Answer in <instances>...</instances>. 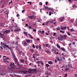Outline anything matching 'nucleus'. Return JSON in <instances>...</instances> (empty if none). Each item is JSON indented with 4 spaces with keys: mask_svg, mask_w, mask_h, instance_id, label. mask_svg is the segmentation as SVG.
<instances>
[{
    "mask_svg": "<svg viewBox=\"0 0 77 77\" xmlns=\"http://www.w3.org/2000/svg\"><path fill=\"white\" fill-rule=\"evenodd\" d=\"M39 4L40 5V6H42V2H40L39 3Z\"/></svg>",
    "mask_w": 77,
    "mask_h": 77,
    "instance_id": "51",
    "label": "nucleus"
},
{
    "mask_svg": "<svg viewBox=\"0 0 77 77\" xmlns=\"http://www.w3.org/2000/svg\"><path fill=\"white\" fill-rule=\"evenodd\" d=\"M63 19H64V17H62L59 18L58 20L60 22H62V21H63Z\"/></svg>",
    "mask_w": 77,
    "mask_h": 77,
    "instance_id": "10",
    "label": "nucleus"
},
{
    "mask_svg": "<svg viewBox=\"0 0 77 77\" xmlns=\"http://www.w3.org/2000/svg\"><path fill=\"white\" fill-rule=\"evenodd\" d=\"M43 6L44 7L45 9H46V10H49V11L50 10V9L48 7L45 6V5H44Z\"/></svg>",
    "mask_w": 77,
    "mask_h": 77,
    "instance_id": "11",
    "label": "nucleus"
},
{
    "mask_svg": "<svg viewBox=\"0 0 77 77\" xmlns=\"http://www.w3.org/2000/svg\"><path fill=\"white\" fill-rule=\"evenodd\" d=\"M69 2H72V1L71 0H68Z\"/></svg>",
    "mask_w": 77,
    "mask_h": 77,
    "instance_id": "62",
    "label": "nucleus"
},
{
    "mask_svg": "<svg viewBox=\"0 0 77 77\" xmlns=\"http://www.w3.org/2000/svg\"><path fill=\"white\" fill-rule=\"evenodd\" d=\"M50 75V73H47V75Z\"/></svg>",
    "mask_w": 77,
    "mask_h": 77,
    "instance_id": "61",
    "label": "nucleus"
},
{
    "mask_svg": "<svg viewBox=\"0 0 77 77\" xmlns=\"http://www.w3.org/2000/svg\"><path fill=\"white\" fill-rule=\"evenodd\" d=\"M69 68L68 67V68H66L65 69V70L66 72L67 71H68L69 70Z\"/></svg>",
    "mask_w": 77,
    "mask_h": 77,
    "instance_id": "20",
    "label": "nucleus"
},
{
    "mask_svg": "<svg viewBox=\"0 0 77 77\" xmlns=\"http://www.w3.org/2000/svg\"><path fill=\"white\" fill-rule=\"evenodd\" d=\"M55 21H56L54 19V20H52L51 21V23H53Z\"/></svg>",
    "mask_w": 77,
    "mask_h": 77,
    "instance_id": "19",
    "label": "nucleus"
},
{
    "mask_svg": "<svg viewBox=\"0 0 77 77\" xmlns=\"http://www.w3.org/2000/svg\"><path fill=\"white\" fill-rule=\"evenodd\" d=\"M58 39L60 40V41H63V39L62 35H60V36L58 38Z\"/></svg>",
    "mask_w": 77,
    "mask_h": 77,
    "instance_id": "7",
    "label": "nucleus"
},
{
    "mask_svg": "<svg viewBox=\"0 0 77 77\" xmlns=\"http://www.w3.org/2000/svg\"><path fill=\"white\" fill-rule=\"evenodd\" d=\"M1 38H2V39H3V40H5V37H2Z\"/></svg>",
    "mask_w": 77,
    "mask_h": 77,
    "instance_id": "59",
    "label": "nucleus"
},
{
    "mask_svg": "<svg viewBox=\"0 0 77 77\" xmlns=\"http://www.w3.org/2000/svg\"><path fill=\"white\" fill-rule=\"evenodd\" d=\"M19 54L20 55H21V53H23V52L22 51H19Z\"/></svg>",
    "mask_w": 77,
    "mask_h": 77,
    "instance_id": "16",
    "label": "nucleus"
},
{
    "mask_svg": "<svg viewBox=\"0 0 77 77\" xmlns=\"http://www.w3.org/2000/svg\"><path fill=\"white\" fill-rule=\"evenodd\" d=\"M57 30H60V28L59 27H58L57 28Z\"/></svg>",
    "mask_w": 77,
    "mask_h": 77,
    "instance_id": "31",
    "label": "nucleus"
},
{
    "mask_svg": "<svg viewBox=\"0 0 77 77\" xmlns=\"http://www.w3.org/2000/svg\"><path fill=\"white\" fill-rule=\"evenodd\" d=\"M56 59L59 62H60V59H59V58L58 57L56 58Z\"/></svg>",
    "mask_w": 77,
    "mask_h": 77,
    "instance_id": "27",
    "label": "nucleus"
},
{
    "mask_svg": "<svg viewBox=\"0 0 77 77\" xmlns=\"http://www.w3.org/2000/svg\"><path fill=\"white\" fill-rule=\"evenodd\" d=\"M48 64H50L51 65L53 64V62L51 61H49L48 62Z\"/></svg>",
    "mask_w": 77,
    "mask_h": 77,
    "instance_id": "17",
    "label": "nucleus"
},
{
    "mask_svg": "<svg viewBox=\"0 0 77 77\" xmlns=\"http://www.w3.org/2000/svg\"><path fill=\"white\" fill-rule=\"evenodd\" d=\"M44 33H45V32H44V31L43 30L42 32L41 33H42V34H44Z\"/></svg>",
    "mask_w": 77,
    "mask_h": 77,
    "instance_id": "37",
    "label": "nucleus"
},
{
    "mask_svg": "<svg viewBox=\"0 0 77 77\" xmlns=\"http://www.w3.org/2000/svg\"><path fill=\"white\" fill-rule=\"evenodd\" d=\"M28 71H29L28 72H29V73H31V72H33V69H28Z\"/></svg>",
    "mask_w": 77,
    "mask_h": 77,
    "instance_id": "14",
    "label": "nucleus"
},
{
    "mask_svg": "<svg viewBox=\"0 0 77 77\" xmlns=\"http://www.w3.org/2000/svg\"><path fill=\"white\" fill-rule=\"evenodd\" d=\"M32 47H33V48H35V45H32Z\"/></svg>",
    "mask_w": 77,
    "mask_h": 77,
    "instance_id": "52",
    "label": "nucleus"
},
{
    "mask_svg": "<svg viewBox=\"0 0 77 77\" xmlns=\"http://www.w3.org/2000/svg\"><path fill=\"white\" fill-rule=\"evenodd\" d=\"M70 21L72 23V22H73V20H72V19H71L70 20Z\"/></svg>",
    "mask_w": 77,
    "mask_h": 77,
    "instance_id": "58",
    "label": "nucleus"
},
{
    "mask_svg": "<svg viewBox=\"0 0 77 77\" xmlns=\"http://www.w3.org/2000/svg\"><path fill=\"white\" fill-rule=\"evenodd\" d=\"M29 18H30V19H31V20L32 19H34V20H35V18L36 17H35L34 15H33L32 16H29Z\"/></svg>",
    "mask_w": 77,
    "mask_h": 77,
    "instance_id": "6",
    "label": "nucleus"
},
{
    "mask_svg": "<svg viewBox=\"0 0 77 77\" xmlns=\"http://www.w3.org/2000/svg\"><path fill=\"white\" fill-rule=\"evenodd\" d=\"M20 62H22V63H24V60H21Z\"/></svg>",
    "mask_w": 77,
    "mask_h": 77,
    "instance_id": "26",
    "label": "nucleus"
},
{
    "mask_svg": "<svg viewBox=\"0 0 77 77\" xmlns=\"http://www.w3.org/2000/svg\"><path fill=\"white\" fill-rule=\"evenodd\" d=\"M45 66H47V67H50V65H49V64H45Z\"/></svg>",
    "mask_w": 77,
    "mask_h": 77,
    "instance_id": "28",
    "label": "nucleus"
},
{
    "mask_svg": "<svg viewBox=\"0 0 77 77\" xmlns=\"http://www.w3.org/2000/svg\"><path fill=\"white\" fill-rule=\"evenodd\" d=\"M38 48H39V49H40V50H41V46L40 45H39L38 46Z\"/></svg>",
    "mask_w": 77,
    "mask_h": 77,
    "instance_id": "40",
    "label": "nucleus"
},
{
    "mask_svg": "<svg viewBox=\"0 0 77 77\" xmlns=\"http://www.w3.org/2000/svg\"><path fill=\"white\" fill-rule=\"evenodd\" d=\"M61 50H62V51H65V49L63 48H60Z\"/></svg>",
    "mask_w": 77,
    "mask_h": 77,
    "instance_id": "21",
    "label": "nucleus"
},
{
    "mask_svg": "<svg viewBox=\"0 0 77 77\" xmlns=\"http://www.w3.org/2000/svg\"><path fill=\"white\" fill-rule=\"evenodd\" d=\"M65 75H64V77H67V75H68V74H65Z\"/></svg>",
    "mask_w": 77,
    "mask_h": 77,
    "instance_id": "43",
    "label": "nucleus"
},
{
    "mask_svg": "<svg viewBox=\"0 0 77 77\" xmlns=\"http://www.w3.org/2000/svg\"><path fill=\"white\" fill-rule=\"evenodd\" d=\"M4 7V5H3V4H2V6L1 7V9H3Z\"/></svg>",
    "mask_w": 77,
    "mask_h": 77,
    "instance_id": "42",
    "label": "nucleus"
},
{
    "mask_svg": "<svg viewBox=\"0 0 77 77\" xmlns=\"http://www.w3.org/2000/svg\"><path fill=\"white\" fill-rule=\"evenodd\" d=\"M23 74H26V70H24L23 71V70H22L21 71V72H23Z\"/></svg>",
    "mask_w": 77,
    "mask_h": 77,
    "instance_id": "24",
    "label": "nucleus"
},
{
    "mask_svg": "<svg viewBox=\"0 0 77 77\" xmlns=\"http://www.w3.org/2000/svg\"><path fill=\"white\" fill-rule=\"evenodd\" d=\"M11 54H12V53H14V51H13V50H12V49H11Z\"/></svg>",
    "mask_w": 77,
    "mask_h": 77,
    "instance_id": "30",
    "label": "nucleus"
},
{
    "mask_svg": "<svg viewBox=\"0 0 77 77\" xmlns=\"http://www.w3.org/2000/svg\"><path fill=\"white\" fill-rule=\"evenodd\" d=\"M4 36V34H2L0 32V38H2V37H3Z\"/></svg>",
    "mask_w": 77,
    "mask_h": 77,
    "instance_id": "15",
    "label": "nucleus"
},
{
    "mask_svg": "<svg viewBox=\"0 0 77 77\" xmlns=\"http://www.w3.org/2000/svg\"><path fill=\"white\" fill-rule=\"evenodd\" d=\"M57 47H58V48H60V46L59 45V44H57Z\"/></svg>",
    "mask_w": 77,
    "mask_h": 77,
    "instance_id": "25",
    "label": "nucleus"
},
{
    "mask_svg": "<svg viewBox=\"0 0 77 77\" xmlns=\"http://www.w3.org/2000/svg\"><path fill=\"white\" fill-rule=\"evenodd\" d=\"M40 62V61H38L37 62V63H39H39Z\"/></svg>",
    "mask_w": 77,
    "mask_h": 77,
    "instance_id": "60",
    "label": "nucleus"
},
{
    "mask_svg": "<svg viewBox=\"0 0 77 77\" xmlns=\"http://www.w3.org/2000/svg\"><path fill=\"white\" fill-rule=\"evenodd\" d=\"M10 66L11 67L10 69H12L13 71H16V69L15 68V66L14 63H10Z\"/></svg>",
    "mask_w": 77,
    "mask_h": 77,
    "instance_id": "1",
    "label": "nucleus"
},
{
    "mask_svg": "<svg viewBox=\"0 0 77 77\" xmlns=\"http://www.w3.org/2000/svg\"><path fill=\"white\" fill-rule=\"evenodd\" d=\"M10 48H9V47H8V49H9V50H11V49H12V47H10Z\"/></svg>",
    "mask_w": 77,
    "mask_h": 77,
    "instance_id": "47",
    "label": "nucleus"
},
{
    "mask_svg": "<svg viewBox=\"0 0 77 77\" xmlns=\"http://www.w3.org/2000/svg\"><path fill=\"white\" fill-rule=\"evenodd\" d=\"M45 51L47 53H49L50 52V51Z\"/></svg>",
    "mask_w": 77,
    "mask_h": 77,
    "instance_id": "33",
    "label": "nucleus"
},
{
    "mask_svg": "<svg viewBox=\"0 0 77 77\" xmlns=\"http://www.w3.org/2000/svg\"><path fill=\"white\" fill-rule=\"evenodd\" d=\"M25 63H26V64H27V65H28V64L27 63V60H25Z\"/></svg>",
    "mask_w": 77,
    "mask_h": 77,
    "instance_id": "63",
    "label": "nucleus"
},
{
    "mask_svg": "<svg viewBox=\"0 0 77 77\" xmlns=\"http://www.w3.org/2000/svg\"><path fill=\"white\" fill-rule=\"evenodd\" d=\"M62 37L63 38V39H66V37H67V36L66 35H64L63 34L62 35Z\"/></svg>",
    "mask_w": 77,
    "mask_h": 77,
    "instance_id": "9",
    "label": "nucleus"
},
{
    "mask_svg": "<svg viewBox=\"0 0 77 77\" xmlns=\"http://www.w3.org/2000/svg\"><path fill=\"white\" fill-rule=\"evenodd\" d=\"M35 47L36 49H38V46H35Z\"/></svg>",
    "mask_w": 77,
    "mask_h": 77,
    "instance_id": "49",
    "label": "nucleus"
},
{
    "mask_svg": "<svg viewBox=\"0 0 77 77\" xmlns=\"http://www.w3.org/2000/svg\"><path fill=\"white\" fill-rule=\"evenodd\" d=\"M51 23V22L50 20H48V21L47 22V24H50Z\"/></svg>",
    "mask_w": 77,
    "mask_h": 77,
    "instance_id": "18",
    "label": "nucleus"
},
{
    "mask_svg": "<svg viewBox=\"0 0 77 77\" xmlns=\"http://www.w3.org/2000/svg\"><path fill=\"white\" fill-rule=\"evenodd\" d=\"M71 66H72L71 64H69L68 67L69 68H70V67H71Z\"/></svg>",
    "mask_w": 77,
    "mask_h": 77,
    "instance_id": "39",
    "label": "nucleus"
},
{
    "mask_svg": "<svg viewBox=\"0 0 77 77\" xmlns=\"http://www.w3.org/2000/svg\"><path fill=\"white\" fill-rule=\"evenodd\" d=\"M19 16H20V15L19 14H17V17H19Z\"/></svg>",
    "mask_w": 77,
    "mask_h": 77,
    "instance_id": "53",
    "label": "nucleus"
},
{
    "mask_svg": "<svg viewBox=\"0 0 77 77\" xmlns=\"http://www.w3.org/2000/svg\"><path fill=\"white\" fill-rule=\"evenodd\" d=\"M26 42L28 43H30V41L29 39H26Z\"/></svg>",
    "mask_w": 77,
    "mask_h": 77,
    "instance_id": "23",
    "label": "nucleus"
},
{
    "mask_svg": "<svg viewBox=\"0 0 77 77\" xmlns=\"http://www.w3.org/2000/svg\"><path fill=\"white\" fill-rule=\"evenodd\" d=\"M73 44V45H75V42H73L72 43Z\"/></svg>",
    "mask_w": 77,
    "mask_h": 77,
    "instance_id": "57",
    "label": "nucleus"
},
{
    "mask_svg": "<svg viewBox=\"0 0 77 77\" xmlns=\"http://www.w3.org/2000/svg\"><path fill=\"white\" fill-rule=\"evenodd\" d=\"M31 52H32V53H33L34 52V51L33 50V49H30V50Z\"/></svg>",
    "mask_w": 77,
    "mask_h": 77,
    "instance_id": "34",
    "label": "nucleus"
},
{
    "mask_svg": "<svg viewBox=\"0 0 77 77\" xmlns=\"http://www.w3.org/2000/svg\"><path fill=\"white\" fill-rule=\"evenodd\" d=\"M4 34H6V35L8 34V33H10V30H6L5 31H4Z\"/></svg>",
    "mask_w": 77,
    "mask_h": 77,
    "instance_id": "8",
    "label": "nucleus"
},
{
    "mask_svg": "<svg viewBox=\"0 0 77 77\" xmlns=\"http://www.w3.org/2000/svg\"><path fill=\"white\" fill-rule=\"evenodd\" d=\"M46 5H48V2H46Z\"/></svg>",
    "mask_w": 77,
    "mask_h": 77,
    "instance_id": "64",
    "label": "nucleus"
},
{
    "mask_svg": "<svg viewBox=\"0 0 77 77\" xmlns=\"http://www.w3.org/2000/svg\"><path fill=\"white\" fill-rule=\"evenodd\" d=\"M12 56L13 57L14 59L15 58L16 60H17V66H19L20 64H19V62L18 61V60H17V59L16 58V57H15V54H14V53H12Z\"/></svg>",
    "mask_w": 77,
    "mask_h": 77,
    "instance_id": "3",
    "label": "nucleus"
},
{
    "mask_svg": "<svg viewBox=\"0 0 77 77\" xmlns=\"http://www.w3.org/2000/svg\"><path fill=\"white\" fill-rule=\"evenodd\" d=\"M57 34H56V33L54 32V35H53V36H55V37L56 38V37H57Z\"/></svg>",
    "mask_w": 77,
    "mask_h": 77,
    "instance_id": "22",
    "label": "nucleus"
},
{
    "mask_svg": "<svg viewBox=\"0 0 77 77\" xmlns=\"http://www.w3.org/2000/svg\"><path fill=\"white\" fill-rule=\"evenodd\" d=\"M61 55H62V57H61L62 59H61V60H63V61H65V55H64L63 53L61 54Z\"/></svg>",
    "mask_w": 77,
    "mask_h": 77,
    "instance_id": "5",
    "label": "nucleus"
},
{
    "mask_svg": "<svg viewBox=\"0 0 77 77\" xmlns=\"http://www.w3.org/2000/svg\"><path fill=\"white\" fill-rule=\"evenodd\" d=\"M36 23H35V22L34 23L32 24V25H33V26H36Z\"/></svg>",
    "mask_w": 77,
    "mask_h": 77,
    "instance_id": "46",
    "label": "nucleus"
},
{
    "mask_svg": "<svg viewBox=\"0 0 77 77\" xmlns=\"http://www.w3.org/2000/svg\"><path fill=\"white\" fill-rule=\"evenodd\" d=\"M24 45H27V43H26V42H25L24 43Z\"/></svg>",
    "mask_w": 77,
    "mask_h": 77,
    "instance_id": "41",
    "label": "nucleus"
},
{
    "mask_svg": "<svg viewBox=\"0 0 77 77\" xmlns=\"http://www.w3.org/2000/svg\"><path fill=\"white\" fill-rule=\"evenodd\" d=\"M70 30H71V32H74L73 29H70Z\"/></svg>",
    "mask_w": 77,
    "mask_h": 77,
    "instance_id": "50",
    "label": "nucleus"
},
{
    "mask_svg": "<svg viewBox=\"0 0 77 77\" xmlns=\"http://www.w3.org/2000/svg\"><path fill=\"white\" fill-rule=\"evenodd\" d=\"M4 46H5L6 47H8V45H6V44H5V45H4Z\"/></svg>",
    "mask_w": 77,
    "mask_h": 77,
    "instance_id": "38",
    "label": "nucleus"
},
{
    "mask_svg": "<svg viewBox=\"0 0 77 77\" xmlns=\"http://www.w3.org/2000/svg\"><path fill=\"white\" fill-rule=\"evenodd\" d=\"M28 3H30L29 5H31L32 4V3L31 2H27Z\"/></svg>",
    "mask_w": 77,
    "mask_h": 77,
    "instance_id": "54",
    "label": "nucleus"
},
{
    "mask_svg": "<svg viewBox=\"0 0 77 77\" xmlns=\"http://www.w3.org/2000/svg\"><path fill=\"white\" fill-rule=\"evenodd\" d=\"M15 28H16V29H15L14 30V31H15V32H19V31H21V29H17V26H14Z\"/></svg>",
    "mask_w": 77,
    "mask_h": 77,
    "instance_id": "4",
    "label": "nucleus"
},
{
    "mask_svg": "<svg viewBox=\"0 0 77 77\" xmlns=\"http://www.w3.org/2000/svg\"><path fill=\"white\" fill-rule=\"evenodd\" d=\"M3 57H5V58H3V61L5 62H7V63H9V62L10 59H9L7 58L6 56H3Z\"/></svg>",
    "mask_w": 77,
    "mask_h": 77,
    "instance_id": "2",
    "label": "nucleus"
},
{
    "mask_svg": "<svg viewBox=\"0 0 77 77\" xmlns=\"http://www.w3.org/2000/svg\"><path fill=\"white\" fill-rule=\"evenodd\" d=\"M50 10H51V11H52V12H54V10L52 8H50Z\"/></svg>",
    "mask_w": 77,
    "mask_h": 77,
    "instance_id": "35",
    "label": "nucleus"
},
{
    "mask_svg": "<svg viewBox=\"0 0 77 77\" xmlns=\"http://www.w3.org/2000/svg\"><path fill=\"white\" fill-rule=\"evenodd\" d=\"M67 35H69V36H70V35H71V34H69V32L67 33Z\"/></svg>",
    "mask_w": 77,
    "mask_h": 77,
    "instance_id": "55",
    "label": "nucleus"
},
{
    "mask_svg": "<svg viewBox=\"0 0 77 77\" xmlns=\"http://www.w3.org/2000/svg\"><path fill=\"white\" fill-rule=\"evenodd\" d=\"M0 26H2V27H4V26H5L2 25V24L0 23Z\"/></svg>",
    "mask_w": 77,
    "mask_h": 77,
    "instance_id": "44",
    "label": "nucleus"
},
{
    "mask_svg": "<svg viewBox=\"0 0 77 77\" xmlns=\"http://www.w3.org/2000/svg\"><path fill=\"white\" fill-rule=\"evenodd\" d=\"M5 44L6 43H5V42H1V45L2 47H3L5 46Z\"/></svg>",
    "mask_w": 77,
    "mask_h": 77,
    "instance_id": "12",
    "label": "nucleus"
},
{
    "mask_svg": "<svg viewBox=\"0 0 77 77\" xmlns=\"http://www.w3.org/2000/svg\"><path fill=\"white\" fill-rule=\"evenodd\" d=\"M60 32H62V34H63V33H65V31H63L61 30H60Z\"/></svg>",
    "mask_w": 77,
    "mask_h": 77,
    "instance_id": "29",
    "label": "nucleus"
},
{
    "mask_svg": "<svg viewBox=\"0 0 77 77\" xmlns=\"http://www.w3.org/2000/svg\"><path fill=\"white\" fill-rule=\"evenodd\" d=\"M45 46H46V47H48L49 46V44H46Z\"/></svg>",
    "mask_w": 77,
    "mask_h": 77,
    "instance_id": "36",
    "label": "nucleus"
},
{
    "mask_svg": "<svg viewBox=\"0 0 77 77\" xmlns=\"http://www.w3.org/2000/svg\"><path fill=\"white\" fill-rule=\"evenodd\" d=\"M33 32H36V29H33Z\"/></svg>",
    "mask_w": 77,
    "mask_h": 77,
    "instance_id": "45",
    "label": "nucleus"
},
{
    "mask_svg": "<svg viewBox=\"0 0 77 77\" xmlns=\"http://www.w3.org/2000/svg\"><path fill=\"white\" fill-rule=\"evenodd\" d=\"M67 28V27L66 26L64 27V26H62L61 27V30H63V29H66Z\"/></svg>",
    "mask_w": 77,
    "mask_h": 77,
    "instance_id": "13",
    "label": "nucleus"
},
{
    "mask_svg": "<svg viewBox=\"0 0 77 77\" xmlns=\"http://www.w3.org/2000/svg\"><path fill=\"white\" fill-rule=\"evenodd\" d=\"M33 71H36V69H32V72Z\"/></svg>",
    "mask_w": 77,
    "mask_h": 77,
    "instance_id": "32",
    "label": "nucleus"
},
{
    "mask_svg": "<svg viewBox=\"0 0 77 77\" xmlns=\"http://www.w3.org/2000/svg\"><path fill=\"white\" fill-rule=\"evenodd\" d=\"M49 15H51V12H49Z\"/></svg>",
    "mask_w": 77,
    "mask_h": 77,
    "instance_id": "48",
    "label": "nucleus"
},
{
    "mask_svg": "<svg viewBox=\"0 0 77 77\" xmlns=\"http://www.w3.org/2000/svg\"><path fill=\"white\" fill-rule=\"evenodd\" d=\"M55 63H57V60L56 59L55 60Z\"/></svg>",
    "mask_w": 77,
    "mask_h": 77,
    "instance_id": "56",
    "label": "nucleus"
}]
</instances>
